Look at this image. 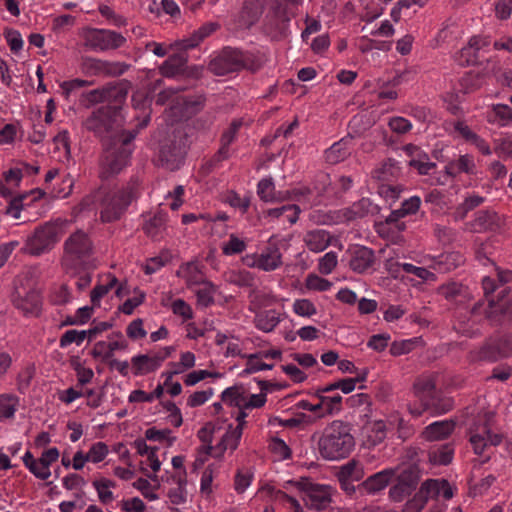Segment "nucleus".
Segmentation results:
<instances>
[{
  "label": "nucleus",
  "mask_w": 512,
  "mask_h": 512,
  "mask_svg": "<svg viewBox=\"0 0 512 512\" xmlns=\"http://www.w3.org/2000/svg\"><path fill=\"white\" fill-rule=\"evenodd\" d=\"M129 82H111L98 89V138L102 146V161L98 177L114 181L127 165L132 153L128 145L138 135V130H124L122 106L128 94Z\"/></svg>",
  "instance_id": "f257e3e1"
},
{
  "label": "nucleus",
  "mask_w": 512,
  "mask_h": 512,
  "mask_svg": "<svg viewBox=\"0 0 512 512\" xmlns=\"http://www.w3.org/2000/svg\"><path fill=\"white\" fill-rule=\"evenodd\" d=\"M221 399L225 404L238 408L239 411L236 415L238 424L235 427L230 424L219 443L213 447L216 457L222 456L227 450L234 451L237 449L242 437L243 428L247 423L245 419L248 416V411L261 408L267 401L266 394H251L241 385L226 388L221 394Z\"/></svg>",
  "instance_id": "f03ea898"
},
{
  "label": "nucleus",
  "mask_w": 512,
  "mask_h": 512,
  "mask_svg": "<svg viewBox=\"0 0 512 512\" xmlns=\"http://www.w3.org/2000/svg\"><path fill=\"white\" fill-rule=\"evenodd\" d=\"M318 445L324 459L340 460L348 457L355 446L349 424L340 420L331 422L324 428Z\"/></svg>",
  "instance_id": "7ed1b4c3"
},
{
  "label": "nucleus",
  "mask_w": 512,
  "mask_h": 512,
  "mask_svg": "<svg viewBox=\"0 0 512 512\" xmlns=\"http://www.w3.org/2000/svg\"><path fill=\"white\" fill-rule=\"evenodd\" d=\"M493 418V412L484 411L472 417L468 423L470 445L476 455L485 458L483 462L490 459L492 448L498 446L503 440L501 433L492 430L491 422Z\"/></svg>",
  "instance_id": "20e7f679"
},
{
  "label": "nucleus",
  "mask_w": 512,
  "mask_h": 512,
  "mask_svg": "<svg viewBox=\"0 0 512 512\" xmlns=\"http://www.w3.org/2000/svg\"><path fill=\"white\" fill-rule=\"evenodd\" d=\"M268 10L264 18V32L273 40H281L288 34L293 12L291 6L299 5L302 0H267Z\"/></svg>",
  "instance_id": "39448f33"
},
{
  "label": "nucleus",
  "mask_w": 512,
  "mask_h": 512,
  "mask_svg": "<svg viewBox=\"0 0 512 512\" xmlns=\"http://www.w3.org/2000/svg\"><path fill=\"white\" fill-rule=\"evenodd\" d=\"M36 270L30 269L24 277H18L15 283L13 302L26 314H35L40 308V294L36 287Z\"/></svg>",
  "instance_id": "423d86ee"
},
{
  "label": "nucleus",
  "mask_w": 512,
  "mask_h": 512,
  "mask_svg": "<svg viewBox=\"0 0 512 512\" xmlns=\"http://www.w3.org/2000/svg\"><path fill=\"white\" fill-rule=\"evenodd\" d=\"M244 68L255 72L260 68V64L246 59L241 51L232 48H224L208 65V70L217 76H224Z\"/></svg>",
  "instance_id": "0eeeda50"
},
{
  "label": "nucleus",
  "mask_w": 512,
  "mask_h": 512,
  "mask_svg": "<svg viewBox=\"0 0 512 512\" xmlns=\"http://www.w3.org/2000/svg\"><path fill=\"white\" fill-rule=\"evenodd\" d=\"M186 153L187 150L183 135L180 132H174L161 142L159 160L163 167L174 171L179 168Z\"/></svg>",
  "instance_id": "6e6552de"
},
{
  "label": "nucleus",
  "mask_w": 512,
  "mask_h": 512,
  "mask_svg": "<svg viewBox=\"0 0 512 512\" xmlns=\"http://www.w3.org/2000/svg\"><path fill=\"white\" fill-rule=\"evenodd\" d=\"M440 496L446 500L453 497L452 488L448 481L445 479H428L422 483L410 505L417 510H421L429 499Z\"/></svg>",
  "instance_id": "1a4fd4ad"
},
{
  "label": "nucleus",
  "mask_w": 512,
  "mask_h": 512,
  "mask_svg": "<svg viewBox=\"0 0 512 512\" xmlns=\"http://www.w3.org/2000/svg\"><path fill=\"white\" fill-rule=\"evenodd\" d=\"M130 203L131 193L129 191L120 190L113 194H106L101 202V221L110 223L119 220Z\"/></svg>",
  "instance_id": "9d476101"
},
{
  "label": "nucleus",
  "mask_w": 512,
  "mask_h": 512,
  "mask_svg": "<svg viewBox=\"0 0 512 512\" xmlns=\"http://www.w3.org/2000/svg\"><path fill=\"white\" fill-rule=\"evenodd\" d=\"M57 240L56 229L54 226L46 224L37 228L34 234L27 239L23 253L37 256L50 252Z\"/></svg>",
  "instance_id": "9b49d317"
},
{
  "label": "nucleus",
  "mask_w": 512,
  "mask_h": 512,
  "mask_svg": "<svg viewBox=\"0 0 512 512\" xmlns=\"http://www.w3.org/2000/svg\"><path fill=\"white\" fill-rule=\"evenodd\" d=\"M333 491L329 485L306 483L303 487V501L311 509L324 510L332 502Z\"/></svg>",
  "instance_id": "f8f14e48"
},
{
  "label": "nucleus",
  "mask_w": 512,
  "mask_h": 512,
  "mask_svg": "<svg viewBox=\"0 0 512 512\" xmlns=\"http://www.w3.org/2000/svg\"><path fill=\"white\" fill-rule=\"evenodd\" d=\"M485 314L495 321L512 323V294L508 288H502L497 299L489 300Z\"/></svg>",
  "instance_id": "ddd939ff"
},
{
  "label": "nucleus",
  "mask_w": 512,
  "mask_h": 512,
  "mask_svg": "<svg viewBox=\"0 0 512 512\" xmlns=\"http://www.w3.org/2000/svg\"><path fill=\"white\" fill-rule=\"evenodd\" d=\"M419 471L416 467L404 469L397 478V483L390 488L389 495L392 500L400 502L410 496L416 489L419 481Z\"/></svg>",
  "instance_id": "4468645a"
},
{
  "label": "nucleus",
  "mask_w": 512,
  "mask_h": 512,
  "mask_svg": "<svg viewBox=\"0 0 512 512\" xmlns=\"http://www.w3.org/2000/svg\"><path fill=\"white\" fill-rule=\"evenodd\" d=\"M512 355V334H505L486 343L479 352L482 360L496 361Z\"/></svg>",
  "instance_id": "2eb2a0df"
},
{
  "label": "nucleus",
  "mask_w": 512,
  "mask_h": 512,
  "mask_svg": "<svg viewBox=\"0 0 512 512\" xmlns=\"http://www.w3.org/2000/svg\"><path fill=\"white\" fill-rule=\"evenodd\" d=\"M264 4L268 6V1L245 0L238 16L235 19L237 27L241 29H249L252 27L262 15Z\"/></svg>",
  "instance_id": "dca6fc26"
},
{
  "label": "nucleus",
  "mask_w": 512,
  "mask_h": 512,
  "mask_svg": "<svg viewBox=\"0 0 512 512\" xmlns=\"http://www.w3.org/2000/svg\"><path fill=\"white\" fill-rule=\"evenodd\" d=\"M395 476V470L391 468L377 472L359 484V494H377L384 490Z\"/></svg>",
  "instance_id": "f3484780"
},
{
  "label": "nucleus",
  "mask_w": 512,
  "mask_h": 512,
  "mask_svg": "<svg viewBox=\"0 0 512 512\" xmlns=\"http://www.w3.org/2000/svg\"><path fill=\"white\" fill-rule=\"evenodd\" d=\"M304 242L312 252H321L327 247H336L339 251L342 250V245L339 238L330 236L324 230L310 231L306 234Z\"/></svg>",
  "instance_id": "a211bd4d"
},
{
  "label": "nucleus",
  "mask_w": 512,
  "mask_h": 512,
  "mask_svg": "<svg viewBox=\"0 0 512 512\" xmlns=\"http://www.w3.org/2000/svg\"><path fill=\"white\" fill-rule=\"evenodd\" d=\"M414 393L419 401H425L426 405H436L439 401V393L435 381L430 376L420 377L414 384Z\"/></svg>",
  "instance_id": "6ab92c4d"
},
{
  "label": "nucleus",
  "mask_w": 512,
  "mask_h": 512,
  "mask_svg": "<svg viewBox=\"0 0 512 512\" xmlns=\"http://www.w3.org/2000/svg\"><path fill=\"white\" fill-rule=\"evenodd\" d=\"M92 247V240L81 230L73 233L65 242V251L78 256L90 253Z\"/></svg>",
  "instance_id": "aec40b11"
},
{
  "label": "nucleus",
  "mask_w": 512,
  "mask_h": 512,
  "mask_svg": "<svg viewBox=\"0 0 512 512\" xmlns=\"http://www.w3.org/2000/svg\"><path fill=\"white\" fill-rule=\"evenodd\" d=\"M455 429V423L451 420L435 421L429 424L422 432V437L427 441H439L448 438Z\"/></svg>",
  "instance_id": "412c9836"
},
{
  "label": "nucleus",
  "mask_w": 512,
  "mask_h": 512,
  "mask_svg": "<svg viewBox=\"0 0 512 512\" xmlns=\"http://www.w3.org/2000/svg\"><path fill=\"white\" fill-rule=\"evenodd\" d=\"M475 232L496 231L500 228V218L496 212L481 210L476 213L474 221L471 223Z\"/></svg>",
  "instance_id": "4be33fe9"
},
{
  "label": "nucleus",
  "mask_w": 512,
  "mask_h": 512,
  "mask_svg": "<svg viewBox=\"0 0 512 512\" xmlns=\"http://www.w3.org/2000/svg\"><path fill=\"white\" fill-rule=\"evenodd\" d=\"M63 266L74 268L73 274L77 277L76 285L79 290L87 288L91 282L92 276L90 268L82 261V258H64Z\"/></svg>",
  "instance_id": "5701e85b"
},
{
  "label": "nucleus",
  "mask_w": 512,
  "mask_h": 512,
  "mask_svg": "<svg viewBox=\"0 0 512 512\" xmlns=\"http://www.w3.org/2000/svg\"><path fill=\"white\" fill-rule=\"evenodd\" d=\"M497 279L492 276H485L482 279V288L484 291V295L489 302L490 299H495L492 294L498 290L499 292L502 290V288H505L503 286L504 283H507L512 280V271L506 270V271H500L497 270Z\"/></svg>",
  "instance_id": "b1692460"
},
{
  "label": "nucleus",
  "mask_w": 512,
  "mask_h": 512,
  "mask_svg": "<svg viewBox=\"0 0 512 512\" xmlns=\"http://www.w3.org/2000/svg\"><path fill=\"white\" fill-rule=\"evenodd\" d=\"M439 293L456 306L464 305L469 299L467 287L456 282L441 286Z\"/></svg>",
  "instance_id": "393cba45"
},
{
  "label": "nucleus",
  "mask_w": 512,
  "mask_h": 512,
  "mask_svg": "<svg viewBox=\"0 0 512 512\" xmlns=\"http://www.w3.org/2000/svg\"><path fill=\"white\" fill-rule=\"evenodd\" d=\"M126 43V38L118 32L98 29V49L101 51L116 50Z\"/></svg>",
  "instance_id": "a878e982"
},
{
  "label": "nucleus",
  "mask_w": 512,
  "mask_h": 512,
  "mask_svg": "<svg viewBox=\"0 0 512 512\" xmlns=\"http://www.w3.org/2000/svg\"><path fill=\"white\" fill-rule=\"evenodd\" d=\"M173 482L176 484L175 487L171 488L168 492V497L171 503L175 505H180L186 502L187 500V473L182 470L180 472H176L172 476Z\"/></svg>",
  "instance_id": "bb28decb"
},
{
  "label": "nucleus",
  "mask_w": 512,
  "mask_h": 512,
  "mask_svg": "<svg viewBox=\"0 0 512 512\" xmlns=\"http://www.w3.org/2000/svg\"><path fill=\"white\" fill-rule=\"evenodd\" d=\"M281 322V315L275 309L263 310L256 313L255 327L265 333L272 332Z\"/></svg>",
  "instance_id": "cd10ccee"
},
{
  "label": "nucleus",
  "mask_w": 512,
  "mask_h": 512,
  "mask_svg": "<svg viewBox=\"0 0 512 512\" xmlns=\"http://www.w3.org/2000/svg\"><path fill=\"white\" fill-rule=\"evenodd\" d=\"M219 27L220 25L217 22H210L202 25L198 30L194 31L190 37L181 41V47L186 50L198 46L200 42L216 31Z\"/></svg>",
  "instance_id": "c85d7f7f"
},
{
  "label": "nucleus",
  "mask_w": 512,
  "mask_h": 512,
  "mask_svg": "<svg viewBox=\"0 0 512 512\" xmlns=\"http://www.w3.org/2000/svg\"><path fill=\"white\" fill-rule=\"evenodd\" d=\"M454 455V448L452 444L446 443L442 445H435L428 450V459L435 465L449 464Z\"/></svg>",
  "instance_id": "c756f323"
},
{
  "label": "nucleus",
  "mask_w": 512,
  "mask_h": 512,
  "mask_svg": "<svg viewBox=\"0 0 512 512\" xmlns=\"http://www.w3.org/2000/svg\"><path fill=\"white\" fill-rule=\"evenodd\" d=\"M187 57L183 54H173L160 66V73L164 77H174L183 72Z\"/></svg>",
  "instance_id": "7c9ffc66"
},
{
  "label": "nucleus",
  "mask_w": 512,
  "mask_h": 512,
  "mask_svg": "<svg viewBox=\"0 0 512 512\" xmlns=\"http://www.w3.org/2000/svg\"><path fill=\"white\" fill-rule=\"evenodd\" d=\"M489 42L481 38L480 36H474L469 40L468 46L462 49L464 55L468 56V61L472 64H480L482 62L483 55L481 51L487 47Z\"/></svg>",
  "instance_id": "2f4dec72"
},
{
  "label": "nucleus",
  "mask_w": 512,
  "mask_h": 512,
  "mask_svg": "<svg viewBox=\"0 0 512 512\" xmlns=\"http://www.w3.org/2000/svg\"><path fill=\"white\" fill-rule=\"evenodd\" d=\"M113 288H115V293L118 297H122L126 294V288L123 285L118 284V280L114 275H98V299L107 294Z\"/></svg>",
  "instance_id": "473e14b6"
},
{
  "label": "nucleus",
  "mask_w": 512,
  "mask_h": 512,
  "mask_svg": "<svg viewBox=\"0 0 512 512\" xmlns=\"http://www.w3.org/2000/svg\"><path fill=\"white\" fill-rule=\"evenodd\" d=\"M94 336H96V327H92L88 331L67 330L60 338V347L66 348L72 343L81 345L87 337L92 340Z\"/></svg>",
  "instance_id": "72a5a7b5"
},
{
  "label": "nucleus",
  "mask_w": 512,
  "mask_h": 512,
  "mask_svg": "<svg viewBox=\"0 0 512 512\" xmlns=\"http://www.w3.org/2000/svg\"><path fill=\"white\" fill-rule=\"evenodd\" d=\"M400 174L401 168L396 160L388 158L380 168L374 171V178L383 182H390L393 179L398 178Z\"/></svg>",
  "instance_id": "f704fd0d"
},
{
  "label": "nucleus",
  "mask_w": 512,
  "mask_h": 512,
  "mask_svg": "<svg viewBox=\"0 0 512 512\" xmlns=\"http://www.w3.org/2000/svg\"><path fill=\"white\" fill-rule=\"evenodd\" d=\"M19 407V398L13 394H0V421L13 419Z\"/></svg>",
  "instance_id": "c9c22d12"
},
{
  "label": "nucleus",
  "mask_w": 512,
  "mask_h": 512,
  "mask_svg": "<svg viewBox=\"0 0 512 512\" xmlns=\"http://www.w3.org/2000/svg\"><path fill=\"white\" fill-rule=\"evenodd\" d=\"M135 374H146L155 371L160 365L157 355H139L132 359Z\"/></svg>",
  "instance_id": "e433bc0d"
},
{
  "label": "nucleus",
  "mask_w": 512,
  "mask_h": 512,
  "mask_svg": "<svg viewBox=\"0 0 512 512\" xmlns=\"http://www.w3.org/2000/svg\"><path fill=\"white\" fill-rule=\"evenodd\" d=\"M291 244L286 239H279L275 236L268 240L266 250L259 256H282L283 254H291ZM252 256H258L256 253Z\"/></svg>",
  "instance_id": "4c0bfd02"
},
{
  "label": "nucleus",
  "mask_w": 512,
  "mask_h": 512,
  "mask_svg": "<svg viewBox=\"0 0 512 512\" xmlns=\"http://www.w3.org/2000/svg\"><path fill=\"white\" fill-rule=\"evenodd\" d=\"M205 101L206 98L203 95L195 98H181L178 103L182 106V116L191 117L196 115L204 108Z\"/></svg>",
  "instance_id": "58836bf2"
},
{
  "label": "nucleus",
  "mask_w": 512,
  "mask_h": 512,
  "mask_svg": "<svg viewBox=\"0 0 512 512\" xmlns=\"http://www.w3.org/2000/svg\"><path fill=\"white\" fill-rule=\"evenodd\" d=\"M130 65L123 62H109L98 59V74L109 77H117L124 74Z\"/></svg>",
  "instance_id": "ea45409f"
},
{
  "label": "nucleus",
  "mask_w": 512,
  "mask_h": 512,
  "mask_svg": "<svg viewBox=\"0 0 512 512\" xmlns=\"http://www.w3.org/2000/svg\"><path fill=\"white\" fill-rule=\"evenodd\" d=\"M245 265L264 271L276 270L282 264L281 258H242Z\"/></svg>",
  "instance_id": "a19ab883"
},
{
  "label": "nucleus",
  "mask_w": 512,
  "mask_h": 512,
  "mask_svg": "<svg viewBox=\"0 0 512 512\" xmlns=\"http://www.w3.org/2000/svg\"><path fill=\"white\" fill-rule=\"evenodd\" d=\"M299 213L300 208L295 204L284 205L282 207L270 209L268 211L269 216L275 218L285 217L286 220L291 224H294L297 221Z\"/></svg>",
  "instance_id": "79ce46f5"
},
{
  "label": "nucleus",
  "mask_w": 512,
  "mask_h": 512,
  "mask_svg": "<svg viewBox=\"0 0 512 512\" xmlns=\"http://www.w3.org/2000/svg\"><path fill=\"white\" fill-rule=\"evenodd\" d=\"M165 214L158 213L143 226L144 232L151 238H156L165 229Z\"/></svg>",
  "instance_id": "37998d69"
},
{
  "label": "nucleus",
  "mask_w": 512,
  "mask_h": 512,
  "mask_svg": "<svg viewBox=\"0 0 512 512\" xmlns=\"http://www.w3.org/2000/svg\"><path fill=\"white\" fill-rule=\"evenodd\" d=\"M363 476V467L354 460L349 461L343 465L337 475V477H342L353 481H360Z\"/></svg>",
  "instance_id": "c03bdc74"
},
{
  "label": "nucleus",
  "mask_w": 512,
  "mask_h": 512,
  "mask_svg": "<svg viewBox=\"0 0 512 512\" xmlns=\"http://www.w3.org/2000/svg\"><path fill=\"white\" fill-rule=\"evenodd\" d=\"M324 415H334L342 408V396L335 394L332 396L319 395Z\"/></svg>",
  "instance_id": "a18cd8bd"
},
{
  "label": "nucleus",
  "mask_w": 512,
  "mask_h": 512,
  "mask_svg": "<svg viewBox=\"0 0 512 512\" xmlns=\"http://www.w3.org/2000/svg\"><path fill=\"white\" fill-rule=\"evenodd\" d=\"M274 189V183L271 178L262 179L258 184L257 193L265 202L281 200L282 198L275 193Z\"/></svg>",
  "instance_id": "49530a36"
},
{
  "label": "nucleus",
  "mask_w": 512,
  "mask_h": 512,
  "mask_svg": "<svg viewBox=\"0 0 512 512\" xmlns=\"http://www.w3.org/2000/svg\"><path fill=\"white\" fill-rule=\"evenodd\" d=\"M254 478L253 473L248 468L239 469L234 477V489L238 494L244 493L251 485Z\"/></svg>",
  "instance_id": "de8ad7c7"
},
{
  "label": "nucleus",
  "mask_w": 512,
  "mask_h": 512,
  "mask_svg": "<svg viewBox=\"0 0 512 512\" xmlns=\"http://www.w3.org/2000/svg\"><path fill=\"white\" fill-rule=\"evenodd\" d=\"M332 285V282L315 273H309L305 279V286L308 290L325 292L329 291Z\"/></svg>",
  "instance_id": "09e8293b"
},
{
  "label": "nucleus",
  "mask_w": 512,
  "mask_h": 512,
  "mask_svg": "<svg viewBox=\"0 0 512 512\" xmlns=\"http://www.w3.org/2000/svg\"><path fill=\"white\" fill-rule=\"evenodd\" d=\"M262 356L259 353L249 355L244 370L247 374H253L263 370H270L273 368V364H267L262 361Z\"/></svg>",
  "instance_id": "8fccbe9b"
},
{
  "label": "nucleus",
  "mask_w": 512,
  "mask_h": 512,
  "mask_svg": "<svg viewBox=\"0 0 512 512\" xmlns=\"http://www.w3.org/2000/svg\"><path fill=\"white\" fill-rule=\"evenodd\" d=\"M269 448L279 460H286L291 457V449L281 438H272L269 443Z\"/></svg>",
  "instance_id": "3c124183"
},
{
  "label": "nucleus",
  "mask_w": 512,
  "mask_h": 512,
  "mask_svg": "<svg viewBox=\"0 0 512 512\" xmlns=\"http://www.w3.org/2000/svg\"><path fill=\"white\" fill-rule=\"evenodd\" d=\"M346 149L342 141L334 143L325 151V160L330 164H336L346 156Z\"/></svg>",
  "instance_id": "603ef678"
},
{
  "label": "nucleus",
  "mask_w": 512,
  "mask_h": 512,
  "mask_svg": "<svg viewBox=\"0 0 512 512\" xmlns=\"http://www.w3.org/2000/svg\"><path fill=\"white\" fill-rule=\"evenodd\" d=\"M295 314L303 317H311L317 313L315 305L309 299H297L293 303Z\"/></svg>",
  "instance_id": "864d4df0"
},
{
  "label": "nucleus",
  "mask_w": 512,
  "mask_h": 512,
  "mask_svg": "<svg viewBox=\"0 0 512 512\" xmlns=\"http://www.w3.org/2000/svg\"><path fill=\"white\" fill-rule=\"evenodd\" d=\"M465 92L475 90L482 85V74L480 72H467L460 80Z\"/></svg>",
  "instance_id": "5fc2aeb1"
},
{
  "label": "nucleus",
  "mask_w": 512,
  "mask_h": 512,
  "mask_svg": "<svg viewBox=\"0 0 512 512\" xmlns=\"http://www.w3.org/2000/svg\"><path fill=\"white\" fill-rule=\"evenodd\" d=\"M245 248L246 243L234 234H231L228 242L223 244L222 251L226 255L239 254L242 253Z\"/></svg>",
  "instance_id": "6e6d98bb"
},
{
  "label": "nucleus",
  "mask_w": 512,
  "mask_h": 512,
  "mask_svg": "<svg viewBox=\"0 0 512 512\" xmlns=\"http://www.w3.org/2000/svg\"><path fill=\"white\" fill-rule=\"evenodd\" d=\"M94 79H73L69 81H64L61 84V88L63 89V93L66 98L69 97V94L79 88L92 86L94 84Z\"/></svg>",
  "instance_id": "4d7b16f0"
},
{
  "label": "nucleus",
  "mask_w": 512,
  "mask_h": 512,
  "mask_svg": "<svg viewBox=\"0 0 512 512\" xmlns=\"http://www.w3.org/2000/svg\"><path fill=\"white\" fill-rule=\"evenodd\" d=\"M98 11L103 17L106 18L110 24L116 27H120L126 24V20L121 15L116 14L114 10L108 5L98 6Z\"/></svg>",
  "instance_id": "13d9d810"
},
{
  "label": "nucleus",
  "mask_w": 512,
  "mask_h": 512,
  "mask_svg": "<svg viewBox=\"0 0 512 512\" xmlns=\"http://www.w3.org/2000/svg\"><path fill=\"white\" fill-rule=\"evenodd\" d=\"M86 461L96 463V443L90 446L89 453L84 456L82 452H77L73 457V468L80 470Z\"/></svg>",
  "instance_id": "bf43d9fd"
},
{
  "label": "nucleus",
  "mask_w": 512,
  "mask_h": 512,
  "mask_svg": "<svg viewBox=\"0 0 512 512\" xmlns=\"http://www.w3.org/2000/svg\"><path fill=\"white\" fill-rule=\"evenodd\" d=\"M226 202H228L234 208H240L245 213L250 206V198H241L238 193L231 190L227 193Z\"/></svg>",
  "instance_id": "052dcab7"
},
{
  "label": "nucleus",
  "mask_w": 512,
  "mask_h": 512,
  "mask_svg": "<svg viewBox=\"0 0 512 512\" xmlns=\"http://www.w3.org/2000/svg\"><path fill=\"white\" fill-rule=\"evenodd\" d=\"M171 309L175 315L181 316L184 321L193 317V311L184 300L176 299L171 305Z\"/></svg>",
  "instance_id": "680f3d73"
},
{
  "label": "nucleus",
  "mask_w": 512,
  "mask_h": 512,
  "mask_svg": "<svg viewBox=\"0 0 512 512\" xmlns=\"http://www.w3.org/2000/svg\"><path fill=\"white\" fill-rule=\"evenodd\" d=\"M145 294L141 291H135L134 296L126 299L121 306V311L124 314L130 315L136 307H138L144 300Z\"/></svg>",
  "instance_id": "e2e57ef3"
},
{
  "label": "nucleus",
  "mask_w": 512,
  "mask_h": 512,
  "mask_svg": "<svg viewBox=\"0 0 512 512\" xmlns=\"http://www.w3.org/2000/svg\"><path fill=\"white\" fill-rule=\"evenodd\" d=\"M375 258H350V268L358 273H365L372 269Z\"/></svg>",
  "instance_id": "0e129e2a"
},
{
  "label": "nucleus",
  "mask_w": 512,
  "mask_h": 512,
  "mask_svg": "<svg viewBox=\"0 0 512 512\" xmlns=\"http://www.w3.org/2000/svg\"><path fill=\"white\" fill-rule=\"evenodd\" d=\"M113 483L109 480L98 479V499L104 503H110L113 500V493L109 488Z\"/></svg>",
  "instance_id": "69168bd1"
},
{
  "label": "nucleus",
  "mask_w": 512,
  "mask_h": 512,
  "mask_svg": "<svg viewBox=\"0 0 512 512\" xmlns=\"http://www.w3.org/2000/svg\"><path fill=\"white\" fill-rule=\"evenodd\" d=\"M5 38L10 46L12 52L17 53L23 47V40L20 33L17 30L6 29Z\"/></svg>",
  "instance_id": "338daca9"
},
{
  "label": "nucleus",
  "mask_w": 512,
  "mask_h": 512,
  "mask_svg": "<svg viewBox=\"0 0 512 512\" xmlns=\"http://www.w3.org/2000/svg\"><path fill=\"white\" fill-rule=\"evenodd\" d=\"M351 123L358 131H365L374 125L375 120L371 115L363 113L354 116Z\"/></svg>",
  "instance_id": "774afa93"
}]
</instances>
